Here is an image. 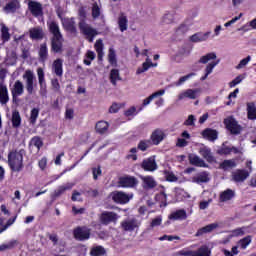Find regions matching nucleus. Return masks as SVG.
Wrapping results in <instances>:
<instances>
[{"mask_svg":"<svg viewBox=\"0 0 256 256\" xmlns=\"http://www.w3.org/2000/svg\"><path fill=\"white\" fill-rule=\"evenodd\" d=\"M209 35H211V32H198L190 37V41H192V43H201L203 41H207V39H209Z\"/></svg>","mask_w":256,"mask_h":256,"instance_id":"30","label":"nucleus"},{"mask_svg":"<svg viewBox=\"0 0 256 256\" xmlns=\"http://www.w3.org/2000/svg\"><path fill=\"white\" fill-rule=\"evenodd\" d=\"M161 95H165V90H159L157 92H154L153 94H151L149 97L145 98L143 100V106L147 107V105H149V103H151L153 101V99L157 98V97H161Z\"/></svg>","mask_w":256,"mask_h":256,"instance_id":"45","label":"nucleus"},{"mask_svg":"<svg viewBox=\"0 0 256 256\" xmlns=\"http://www.w3.org/2000/svg\"><path fill=\"white\" fill-rule=\"evenodd\" d=\"M155 201L160 204V207H167V194L165 192L156 194Z\"/></svg>","mask_w":256,"mask_h":256,"instance_id":"47","label":"nucleus"},{"mask_svg":"<svg viewBox=\"0 0 256 256\" xmlns=\"http://www.w3.org/2000/svg\"><path fill=\"white\" fill-rule=\"evenodd\" d=\"M16 219H17V217L10 218V219H8L7 223L5 225H3V219L0 218V233H3V231H7V229H9V227H11V225H13V223H15Z\"/></svg>","mask_w":256,"mask_h":256,"instance_id":"51","label":"nucleus"},{"mask_svg":"<svg viewBox=\"0 0 256 256\" xmlns=\"http://www.w3.org/2000/svg\"><path fill=\"white\" fill-rule=\"evenodd\" d=\"M120 225L123 231H129L130 233H133V231L139 227V225H137V219L124 220Z\"/></svg>","mask_w":256,"mask_h":256,"instance_id":"22","label":"nucleus"},{"mask_svg":"<svg viewBox=\"0 0 256 256\" xmlns=\"http://www.w3.org/2000/svg\"><path fill=\"white\" fill-rule=\"evenodd\" d=\"M110 197L114 203L118 205H127L129 201H131V197L129 194L123 191H113L110 193Z\"/></svg>","mask_w":256,"mask_h":256,"instance_id":"8","label":"nucleus"},{"mask_svg":"<svg viewBox=\"0 0 256 256\" xmlns=\"http://www.w3.org/2000/svg\"><path fill=\"white\" fill-rule=\"evenodd\" d=\"M170 219L174 221H183L187 219V212L184 209L177 210L170 215Z\"/></svg>","mask_w":256,"mask_h":256,"instance_id":"41","label":"nucleus"},{"mask_svg":"<svg viewBox=\"0 0 256 256\" xmlns=\"http://www.w3.org/2000/svg\"><path fill=\"white\" fill-rule=\"evenodd\" d=\"M151 145H153V143L151 142V140H141L138 143L137 148L139 149V151H147L149 149V147H151Z\"/></svg>","mask_w":256,"mask_h":256,"instance_id":"52","label":"nucleus"},{"mask_svg":"<svg viewBox=\"0 0 256 256\" xmlns=\"http://www.w3.org/2000/svg\"><path fill=\"white\" fill-rule=\"evenodd\" d=\"M51 51L52 53L63 52V36L58 38H51Z\"/></svg>","mask_w":256,"mask_h":256,"instance_id":"20","label":"nucleus"},{"mask_svg":"<svg viewBox=\"0 0 256 256\" xmlns=\"http://www.w3.org/2000/svg\"><path fill=\"white\" fill-rule=\"evenodd\" d=\"M62 27L64 30L67 31V33H70L71 35H74V37H76L77 23L75 22V18L72 17L62 19Z\"/></svg>","mask_w":256,"mask_h":256,"instance_id":"12","label":"nucleus"},{"mask_svg":"<svg viewBox=\"0 0 256 256\" xmlns=\"http://www.w3.org/2000/svg\"><path fill=\"white\" fill-rule=\"evenodd\" d=\"M52 71L57 75V77H63V60L57 58L52 64Z\"/></svg>","mask_w":256,"mask_h":256,"instance_id":"27","label":"nucleus"},{"mask_svg":"<svg viewBox=\"0 0 256 256\" xmlns=\"http://www.w3.org/2000/svg\"><path fill=\"white\" fill-rule=\"evenodd\" d=\"M217 155H231V153H234V155H237L240 153L239 148L232 146L229 147L225 145V143L222 144V146L216 151Z\"/></svg>","mask_w":256,"mask_h":256,"instance_id":"18","label":"nucleus"},{"mask_svg":"<svg viewBox=\"0 0 256 256\" xmlns=\"http://www.w3.org/2000/svg\"><path fill=\"white\" fill-rule=\"evenodd\" d=\"M96 133H99V135H104V133H107L109 129V122L107 121H98L95 125Z\"/></svg>","mask_w":256,"mask_h":256,"instance_id":"35","label":"nucleus"},{"mask_svg":"<svg viewBox=\"0 0 256 256\" xmlns=\"http://www.w3.org/2000/svg\"><path fill=\"white\" fill-rule=\"evenodd\" d=\"M249 61H251V56H247L246 58L242 59L236 66V69H243V67H245Z\"/></svg>","mask_w":256,"mask_h":256,"instance_id":"63","label":"nucleus"},{"mask_svg":"<svg viewBox=\"0 0 256 256\" xmlns=\"http://www.w3.org/2000/svg\"><path fill=\"white\" fill-rule=\"evenodd\" d=\"M101 166H98L97 168L92 169L93 179L94 181H97L99 179V175H101Z\"/></svg>","mask_w":256,"mask_h":256,"instance_id":"64","label":"nucleus"},{"mask_svg":"<svg viewBox=\"0 0 256 256\" xmlns=\"http://www.w3.org/2000/svg\"><path fill=\"white\" fill-rule=\"evenodd\" d=\"M199 95V89H187L186 91L179 94L178 99H196Z\"/></svg>","mask_w":256,"mask_h":256,"instance_id":"24","label":"nucleus"},{"mask_svg":"<svg viewBox=\"0 0 256 256\" xmlns=\"http://www.w3.org/2000/svg\"><path fill=\"white\" fill-rule=\"evenodd\" d=\"M23 78L26 79V91L28 95H33L35 93V87H37V84H35V75L31 70H27Z\"/></svg>","mask_w":256,"mask_h":256,"instance_id":"10","label":"nucleus"},{"mask_svg":"<svg viewBox=\"0 0 256 256\" xmlns=\"http://www.w3.org/2000/svg\"><path fill=\"white\" fill-rule=\"evenodd\" d=\"M11 123L13 129H19L21 127V114H19V111L14 110L12 112Z\"/></svg>","mask_w":256,"mask_h":256,"instance_id":"37","label":"nucleus"},{"mask_svg":"<svg viewBox=\"0 0 256 256\" xmlns=\"http://www.w3.org/2000/svg\"><path fill=\"white\" fill-rule=\"evenodd\" d=\"M143 188L144 189H155L157 187V181L153 176H145L142 178Z\"/></svg>","mask_w":256,"mask_h":256,"instance_id":"31","label":"nucleus"},{"mask_svg":"<svg viewBox=\"0 0 256 256\" xmlns=\"http://www.w3.org/2000/svg\"><path fill=\"white\" fill-rule=\"evenodd\" d=\"M231 177L234 183H244L249 177V171L245 169H236L232 172Z\"/></svg>","mask_w":256,"mask_h":256,"instance_id":"13","label":"nucleus"},{"mask_svg":"<svg viewBox=\"0 0 256 256\" xmlns=\"http://www.w3.org/2000/svg\"><path fill=\"white\" fill-rule=\"evenodd\" d=\"M29 37L32 41H41L43 37H45V33L43 32V28L34 27L29 30Z\"/></svg>","mask_w":256,"mask_h":256,"instance_id":"19","label":"nucleus"},{"mask_svg":"<svg viewBox=\"0 0 256 256\" xmlns=\"http://www.w3.org/2000/svg\"><path fill=\"white\" fill-rule=\"evenodd\" d=\"M51 85H52L53 91H55L56 93H59L61 91V84H59V79L53 78L51 80Z\"/></svg>","mask_w":256,"mask_h":256,"instance_id":"61","label":"nucleus"},{"mask_svg":"<svg viewBox=\"0 0 256 256\" xmlns=\"http://www.w3.org/2000/svg\"><path fill=\"white\" fill-rule=\"evenodd\" d=\"M137 113H139L137 111V108L135 106H131L130 108L125 110L124 115L125 117H134L135 115H137Z\"/></svg>","mask_w":256,"mask_h":256,"instance_id":"60","label":"nucleus"},{"mask_svg":"<svg viewBox=\"0 0 256 256\" xmlns=\"http://www.w3.org/2000/svg\"><path fill=\"white\" fill-rule=\"evenodd\" d=\"M160 241H181V237L179 236H173V235H163L162 237L159 238Z\"/></svg>","mask_w":256,"mask_h":256,"instance_id":"62","label":"nucleus"},{"mask_svg":"<svg viewBox=\"0 0 256 256\" xmlns=\"http://www.w3.org/2000/svg\"><path fill=\"white\" fill-rule=\"evenodd\" d=\"M29 145H33L38 149V151L43 147V140H41V137L39 136H34L31 138Z\"/></svg>","mask_w":256,"mask_h":256,"instance_id":"53","label":"nucleus"},{"mask_svg":"<svg viewBox=\"0 0 256 256\" xmlns=\"http://www.w3.org/2000/svg\"><path fill=\"white\" fill-rule=\"evenodd\" d=\"M139 185V180L135 176L124 175L118 178V187L122 189H135Z\"/></svg>","mask_w":256,"mask_h":256,"instance_id":"4","label":"nucleus"},{"mask_svg":"<svg viewBox=\"0 0 256 256\" xmlns=\"http://www.w3.org/2000/svg\"><path fill=\"white\" fill-rule=\"evenodd\" d=\"M247 118L250 121H255L256 119V107H255V103L253 102L247 103Z\"/></svg>","mask_w":256,"mask_h":256,"instance_id":"39","label":"nucleus"},{"mask_svg":"<svg viewBox=\"0 0 256 256\" xmlns=\"http://www.w3.org/2000/svg\"><path fill=\"white\" fill-rule=\"evenodd\" d=\"M92 17L94 19H99V17H101V8L99 7V4H97V2H94L92 4Z\"/></svg>","mask_w":256,"mask_h":256,"instance_id":"55","label":"nucleus"},{"mask_svg":"<svg viewBox=\"0 0 256 256\" xmlns=\"http://www.w3.org/2000/svg\"><path fill=\"white\" fill-rule=\"evenodd\" d=\"M94 49L98 55V61H103V40L98 39L94 44Z\"/></svg>","mask_w":256,"mask_h":256,"instance_id":"43","label":"nucleus"},{"mask_svg":"<svg viewBox=\"0 0 256 256\" xmlns=\"http://www.w3.org/2000/svg\"><path fill=\"white\" fill-rule=\"evenodd\" d=\"M13 103L17 102L18 97L25 93V86L21 80H16L14 85L10 88Z\"/></svg>","mask_w":256,"mask_h":256,"instance_id":"11","label":"nucleus"},{"mask_svg":"<svg viewBox=\"0 0 256 256\" xmlns=\"http://www.w3.org/2000/svg\"><path fill=\"white\" fill-rule=\"evenodd\" d=\"M38 118H39V109L38 108H33L31 110L30 118H29L30 124L35 125V123H37Z\"/></svg>","mask_w":256,"mask_h":256,"instance_id":"54","label":"nucleus"},{"mask_svg":"<svg viewBox=\"0 0 256 256\" xmlns=\"http://www.w3.org/2000/svg\"><path fill=\"white\" fill-rule=\"evenodd\" d=\"M19 7H21L19 0H11L5 5L4 11L5 13H15Z\"/></svg>","mask_w":256,"mask_h":256,"instance_id":"32","label":"nucleus"},{"mask_svg":"<svg viewBox=\"0 0 256 256\" xmlns=\"http://www.w3.org/2000/svg\"><path fill=\"white\" fill-rule=\"evenodd\" d=\"M38 55L42 63H45L47 61V57H49V49L47 48V43H43L40 45Z\"/></svg>","mask_w":256,"mask_h":256,"instance_id":"36","label":"nucleus"},{"mask_svg":"<svg viewBox=\"0 0 256 256\" xmlns=\"http://www.w3.org/2000/svg\"><path fill=\"white\" fill-rule=\"evenodd\" d=\"M164 175L166 177V181H169L170 183H175V181H177V176H175L173 172L165 170Z\"/></svg>","mask_w":256,"mask_h":256,"instance_id":"59","label":"nucleus"},{"mask_svg":"<svg viewBox=\"0 0 256 256\" xmlns=\"http://www.w3.org/2000/svg\"><path fill=\"white\" fill-rule=\"evenodd\" d=\"M108 62L112 67H117V54L115 53V49L113 48L109 49Z\"/></svg>","mask_w":256,"mask_h":256,"instance_id":"49","label":"nucleus"},{"mask_svg":"<svg viewBox=\"0 0 256 256\" xmlns=\"http://www.w3.org/2000/svg\"><path fill=\"white\" fill-rule=\"evenodd\" d=\"M118 220L119 214L113 211H103L99 216L102 225H111V223H117Z\"/></svg>","mask_w":256,"mask_h":256,"instance_id":"7","label":"nucleus"},{"mask_svg":"<svg viewBox=\"0 0 256 256\" xmlns=\"http://www.w3.org/2000/svg\"><path fill=\"white\" fill-rule=\"evenodd\" d=\"M28 9L33 17L43 16V6L37 1L30 0L28 2Z\"/></svg>","mask_w":256,"mask_h":256,"instance_id":"14","label":"nucleus"},{"mask_svg":"<svg viewBox=\"0 0 256 256\" xmlns=\"http://www.w3.org/2000/svg\"><path fill=\"white\" fill-rule=\"evenodd\" d=\"M129 20L127 19V16L125 14H121L118 17V27L121 31V33H124V31H127Z\"/></svg>","mask_w":256,"mask_h":256,"instance_id":"42","label":"nucleus"},{"mask_svg":"<svg viewBox=\"0 0 256 256\" xmlns=\"http://www.w3.org/2000/svg\"><path fill=\"white\" fill-rule=\"evenodd\" d=\"M215 59H217V54L215 52H210L202 56L198 62L202 63V65H207L209 61H215Z\"/></svg>","mask_w":256,"mask_h":256,"instance_id":"46","label":"nucleus"},{"mask_svg":"<svg viewBox=\"0 0 256 256\" xmlns=\"http://www.w3.org/2000/svg\"><path fill=\"white\" fill-rule=\"evenodd\" d=\"M191 77H195V73H190L188 75L180 77V79L175 83L176 87H179L185 83V81L191 79Z\"/></svg>","mask_w":256,"mask_h":256,"instance_id":"57","label":"nucleus"},{"mask_svg":"<svg viewBox=\"0 0 256 256\" xmlns=\"http://www.w3.org/2000/svg\"><path fill=\"white\" fill-rule=\"evenodd\" d=\"M71 189H73L72 183L59 186L58 189L54 191V197H61V195H63L65 191H71Z\"/></svg>","mask_w":256,"mask_h":256,"instance_id":"44","label":"nucleus"},{"mask_svg":"<svg viewBox=\"0 0 256 256\" xmlns=\"http://www.w3.org/2000/svg\"><path fill=\"white\" fill-rule=\"evenodd\" d=\"M188 160L190 165H194V167H204L205 169L209 167V164L205 163V160L195 154H189Z\"/></svg>","mask_w":256,"mask_h":256,"instance_id":"17","label":"nucleus"},{"mask_svg":"<svg viewBox=\"0 0 256 256\" xmlns=\"http://www.w3.org/2000/svg\"><path fill=\"white\" fill-rule=\"evenodd\" d=\"M151 67H157V63H152L151 60L146 59V61L142 64V67L137 68L136 75H141V73H145V71H149Z\"/></svg>","mask_w":256,"mask_h":256,"instance_id":"34","label":"nucleus"},{"mask_svg":"<svg viewBox=\"0 0 256 256\" xmlns=\"http://www.w3.org/2000/svg\"><path fill=\"white\" fill-rule=\"evenodd\" d=\"M225 129H227L230 133V135H241V132L243 131V126L239 124L237 119L233 116H228L223 121Z\"/></svg>","mask_w":256,"mask_h":256,"instance_id":"2","label":"nucleus"},{"mask_svg":"<svg viewBox=\"0 0 256 256\" xmlns=\"http://www.w3.org/2000/svg\"><path fill=\"white\" fill-rule=\"evenodd\" d=\"M78 27L82 35H85L89 43H93L95 37H97L98 32L95 28L91 27L89 24L85 23V20H81L78 23Z\"/></svg>","mask_w":256,"mask_h":256,"instance_id":"3","label":"nucleus"},{"mask_svg":"<svg viewBox=\"0 0 256 256\" xmlns=\"http://www.w3.org/2000/svg\"><path fill=\"white\" fill-rule=\"evenodd\" d=\"M243 79H245V76L243 75H238L234 80H232L231 82H229V87L231 89H233V87H237V85H239V83H241L243 81Z\"/></svg>","mask_w":256,"mask_h":256,"instance_id":"58","label":"nucleus"},{"mask_svg":"<svg viewBox=\"0 0 256 256\" xmlns=\"http://www.w3.org/2000/svg\"><path fill=\"white\" fill-rule=\"evenodd\" d=\"M107 253L105 248L103 246H95L92 247L90 250V255L91 256H103Z\"/></svg>","mask_w":256,"mask_h":256,"instance_id":"48","label":"nucleus"},{"mask_svg":"<svg viewBox=\"0 0 256 256\" xmlns=\"http://www.w3.org/2000/svg\"><path fill=\"white\" fill-rule=\"evenodd\" d=\"M235 197V191L231 189H226L222 193H220L219 199L221 203H225L226 201H231Z\"/></svg>","mask_w":256,"mask_h":256,"instance_id":"33","label":"nucleus"},{"mask_svg":"<svg viewBox=\"0 0 256 256\" xmlns=\"http://www.w3.org/2000/svg\"><path fill=\"white\" fill-rule=\"evenodd\" d=\"M23 153L25 150H12L8 153V165L13 173L23 171Z\"/></svg>","mask_w":256,"mask_h":256,"instance_id":"1","label":"nucleus"},{"mask_svg":"<svg viewBox=\"0 0 256 256\" xmlns=\"http://www.w3.org/2000/svg\"><path fill=\"white\" fill-rule=\"evenodd\" d=\"M150 141L152 145H159L161 141L165 139V133L163 131L156 129L150 136Z\"/></svg>","mask_w":256,"mask_h":256,"instance_id":"26","label":"nucleus"},{"mask_svg":"<svg viewBox=\"0 0 256 256\" xmlns=\"http://www.w3.org/2000/svg\"><path fill=\"white\" fill-rule=\"evenodd\" d=\"M1 41L2 43H7L11 40V34L9 33V27H7L5 24H1Z\"/></svg>","mask_w":256,"mask_h":256,"instance_id":"38","label":"nucleus"},{"mask_svg":"<svg viewBox=\"0 0 256 256\" xmlns=\"http://www.w3.org/2000/svg\"><path fill=\"white\" fill-rule=\"evenodd\" d=\"M238 243H239L241 249H247V247H249V245H251V236H246V237L242 238L241 240H239Z\"/></svg>","mask_w":256,"mask_h":256,"instance_id":"56","label":"nucleus"},{"mask_svg":"<svg viewBox=\"0 0 256 256\" xmlns=\"http://www.w3.org/2000/svg\"><path fill=\"white\" fill-rule=\"evenodd\" d=\"M141 169L143 171H146L148 173H153L159 169V166L157 165V161L155 160V156H150L146 159H143L140 164Z\"/></svg>","mask_w":256,"mask_h":256,"instance_id":"9","label":"nucleus"},{"mask_svg":"<svg viewBox=\"0 0 256 256\" xmlns=\"http://www.w3.org/2000/svg\"><path fill=\"white\" fill-rule=\"evenodd\" d=\"M201 135L203 139H206L207 141H217L219 139V132L212 128H206L201 132Z\"/></svg>","mask_w":256,"mask_h":256,"instance_id":"16","label":"nucleus"},{"mask_svg":"<svg viewBox=\"0 0 256 256\" xmlns=\"http://www.w3.org/2000/svg\"><path fill=\"white\" fill-rule=\"evenodd\" d=\"M177 256H211V250L207 246H202L196 251L193 250H180L176 253Z\"/></svg>","mask_w":256,"mask_h":256,"instance_id":"5","label":"nucleus"},{"mask_svg":"<svg viewBox=\"0 0 256 256\" xmlns=\"http://www.w3.org/2000/svg\"><path fill=\"white\" fill-rule=\"evenodd\" d=\"M200 155L207 161V163H217L215 156H213V152H211V148L204 147L199 150Z\"/></svg>","mask_w":256,"mask_h":256,"instance_id":"23","label":"nucleus"},{"mask_svg":"<svg viewBox=\"0 0 256 256\" xmlns=\"http://www.w3.org/2000/svg\"><path fill=\"white\" fill-rule=\"evenodd\" d=\"M47 25L49 33L53 35L52 38L58 39V37H63V34H61V29L59 28V23H57V21H51Z\"/></svg>","mask_w":256,"mask_h":256,"instance_id":"21","label":"nucleus"},{"mask_svg":"<svg viewBox=\"0 0 256 256\" xmlns=\"http://www.w3.org/2000/svg\"><path fill=\"white\" fill-rule=\"evenodd\" d=\"M219 227V224L217 223H212L208 224L202 228H199L196 232V237H201L202 235H205L206 233H211L212 231H215Z\"/></svg>","mask_w":256,"mask_h":256,"instance_id":"28","label":"nucleus"},{"mask_svg":"<svg viewBox=\"0 0 256 256\" xmlns=\"http://www.w3.org/2000/svg\"><path fill=\"white\" fill-rule=\"evenodd\" d=\"M219 63H221V59H217L215 61L210 62L206 66L205 75L200 78V81H205V79H207V77H209V75H211V73H213V69H215V67H217V65H219Z\"/></svg>","mask_w":256,"mask_h":256,"instance_id":"29","label":"nucleus"},{"mask_svg":"<svg viewBox=\"0 0 256 256\" xmlns=\"http://www.w3.org/2000/svg\"><path fill=\"white\" fill-rule=\"evenodd\" d=\"M38 83L40 86V95H47V82L45 81V72L43 68L37 69Z\"/></svg>","mask_w":256,"mask_h":256,"instance_id":"15","label":"nucleus"},{"mask_svg":"<svg viewBox=\"0 0 256 256\" xmlns=\"http://www.w3.org/2000/svg\"><path fill=\"white\" fill-rule=\"evenodd\" d=\"M9 103V90L7 85L0 83V104L7 105Z\"/></svg>","mask_w":256,"mask_h":256,"instance_id":"25","label":"nucleus"},{"mask_svg":"<svg viewBox=\"0 0 256 256\" xmlns=\"http://www.w3.org/2000/svg\"><path fill=\"white\" fill-rule=\"evenodd\" d=\"M73 235L77 241H87L91 238V229L87 226H78L73 230Z\"/></svg>","mask_w":256,"mask_h":256,"instance_id":"6","label":"nucleus"},{"mask_svg":"<svg viewBox=\"0 0 256 256\" xmlns=\"http://www.w3.org/2000/svg\"><path fill=\"white\" fill-rule=\"evenodd\" d=\"M234 167H237V162H235V159L224 160L219 165V169H222L223 171H228V169H234Z\"/></svg>","mask_w":256,"mask_h":256,"instance_id":"40","label":"nucleus"},{"mask_svg":"<svg viewBox=\"0 0 256 256\" xmlns=\"http://www.w3.org/2000/svg\"><path fill=\"white\" fill-rule=\"evenodd\" d=\"M117 81H121L119 69H112L110 71V83H112V85H117Z\"/></svg>","mask_w":256,"mask_h":256,"instance_id":"50","label":"nucleus"}]
</instances>
